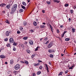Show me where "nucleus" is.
<instances>
[{
  "mask_svg": "<svg viewBox=\"0 0 76 76\" xmlns=\"http://www.w3.org/2000/svg\"><path fill=\"white\" fill-rule=\"evenodd\" d=\"M17 6L18 5L16 4H15L13 5V7L12 9L11 12V15H13L14 12H15L16 10V8H17Z\"/></svg>",
  "mask_w": 76,
  "mask_h": 76,
  "instance_id": "nucleus-1",
  "label": "nucleus"
},
{
  "mask_svg": "<svg viewBox=\"0 0 76 76\" xmlns=\"http://www.w3.org/2000/svg\"><path fill=\"white\" fill-rule=\"evenodd\" d=\"M10 34H12V31H7L5 32V35L7 36V37H8V36H9Z\"/></svg>",
  "mask_w": 76,
  "mask_h": 76,
  "instance_id": "nucleus-2",
  "label": "nucleus"
},
{
  "mask_svg": "<svg viewBox=\"0 0 76 76\" xmlns=\"http://www.w3.org/2000/svg\"><path fill=\"white\" fill-rule=\"evenodd\" d=\"M20 65L19 64H17L14 67V69L15 70H18L20 68Z\"/></svg>",
  "mask_w": 76,
  "mask_h": 76,
  "instance_id": "nucleus-3",
  "label": "nucleus"
},
{
  "mask_svg": "<svg viewBox=\"0 0 76 76\" xmlns=\"http://www.w3.org/2000/svg\"><path fill=\"white\" fill-rule=\"evenodd\" d=\"M52 45H53V42H51L48 46V48H51Z\"/></svg>",
  "mask_w": 76,
  "mask_h": 76,
  "instance_id": "nucleus-4",
  "label": "nucleus"
},
{
  "mask_svg": "<svg viewBox=\"0 0 76 76\" xmlns=\"http://www.w3.org/2000/svg\"><path fill=\"white\" fill-rule=\"evenodd\" d=\"M13 39L11 38L9 39V42L10 43L12 44L13 42Z\"/></svg>",
  "mask_w": 76,
  "mask_h": 76,
  "instance_id": "nucleus-5",
  "label": "nucleus"
},
{
  "mask_svg": "<svg viewBox=\"0 0 76 76\" xmlns=\"http://www.w3.org/2000/svg\"><path fill=\"white\" fill-rule=\"evenodd\" d=\"M6 4H5L4 3H3V4H0V6H1V7H4V6H6Z\"/></svg>",
  "mask_w": 76,
  "mask_h": 76,
  "instance_id": "nucleus-6",
  "label": "nucleus"
},
{
  "mask_svg": "<svg viewBox=\"0 0 76 76\" xmlns=\"http://www.w3.org/2000/svg\"><path fill=\"white\" fill-rule=\"evenodd\" d=\"M0 57L1 58H6V56H4V55H0Z\"/></svg>",
  "mask_w": 76,
  "mask_h": 76,
  "instance_id": "nucleus-7",
  "label": "nucleus"
},
{
  "mask_svg": "<svg viewBox=\"0 0 76 76\" xmlns=\"http://www.w3.org/2000/svg\"><path fill=\"white\" fill-rule=\"evenodd\" d=\"M29 43H30V45H34V43H33V41L30 40L29 41Z\"/></svg>",
  "mask_w": 76,
  "mask_h": 76,
  "instance_id": "nucleus-8",
  "label": "nucleus"
},
{
  "mask_svg": "<svg viewBox=\"0 0 76 76\" xmlns=\"http://www.w3.org/2000/svg\"><path fill=\"white\" fill-rule=\"evenodd\" d=\"M18 72L19 71H14L13 73L15 75H16L18 73Z\"/></svg>",
  "mask_w": 76,
  "mask_h": 76,
  "instance_id": "nucleus-9",
  "label": "nucleus"
},
{
  "mask_svg": "<svg viewBox=\"0 0 76 76\" xmlns=\"http://www.w3.org/2000/svg\"><path fill=\"white\" fill-rule=\"evenodd\" d=\"M53 52H54V51L52 49H49L48 50V52L50 53H51Z\"/></svg>",
  "mask_w": 76,
  "mask_h": 76,
  "instance_id": "nucleus-10",
  "label": "nucleus"
},
{
  "mask_svg": "<svg viewBox=\"0 0 76 76\" xmlns=\"http://www.w3.org/2000/svg\"><path fill=\"white\" fill-rule=\"evenodd\" d=\"M45 26L44 25H40V28H45Z\"/></svg>",
  "mask_w": 76,
  "mask_h": 76,
  "instance_id": "nucleus-11",
  "label": "nucleus"
},
{
  "mask_svg": "<svg viewBox=\"0 0 76 76\" xmlns=\"http://www.w3.org/2000/svg\"><path fill=\"white\" fill-rule=\"evenodd\" d=\"M53 1H54L55 3H58L60 1L58 0H53Z\"/></svg>",
  "mask_w": 76,
  "mask_h": 76,
  "instance_id": "nucleus-12",
  "label": "nucleus"
},
{
  "mask_svg": "<svg viewBox=\"0 0 76 76\" xmlns=\"http://www.w3.org/2000/svg\"><path fill=\"white\" fill-rule=\"evenodd\" d=\"M23 24L24 26H26V25H27V22L26 21H24L23 22Z\"/></svg>",
  "mask_w": 76,
  "mask_h": 76,
  "instance_id": "nucleus-13",
  "label": "nucleus"
},
{
  "mask_svg": "<svg viewBox=\"0 0 76 76\" xmlns=\"http://www.w3.org/2000/svg\"><path fill=\"white\" fill-rule=\"evenodd\" d=\"M67 32V31H64V33L63 34H62L61 35V37H64V34H65V33Z\"/></svg>",
  "mask_w": 76,
  "mask_h": 76,
  "instance_id": "nucleus-14",
  "label": "nucleus"
},
{
  "mask_svg": "<svg viewBox=\"0 0 76 76\" xmlns=\"http://www.w3.org/2000/svg\"><path fill=\"white\" fill-rule=\"evenodd\" d=\"M20 13H21V12H23V9H20L19 11Z\"/></svg>",
  "mask_w": 76,
  "mask_h": 76,
  "instance_id": "nucleus-15",
  "label": "nucleus"
},
{
  "mask_svg": "<svg viewBox=\"0 0 76 76\" xmlns=\"http://www.w3.org/2000/svg\"><path fill=\"white\" fill-rule=\"evenodd\" d=\"M33 24L34 26H37V22L35 21H34L33 22Z\"/></svg>",
  "mask_w": 76,
  "mask_h": 76,
  "instance_id": "nucleus-16",
  "label": "nucleus"
},
{
  "mask_svg": "<svg viewBox=\"0 0 76 76\" xmlns=\"http://www.w3.org/2000/svg\"><path fill=\"white\" fill-rule=\"evenodd\" d=\"M5 22H6V23H8L9 25L10 24V23H9V20H7L5 21Z\"/></svg>",
  "mask_w": 76,
  "mask_h": 76,
  "instance_id": "nucleus-17",
  "label": "nucleus"
},
{
  "mask_svg": "<svg viewBox=\"0 0 76 76\" xmlns=\"http://www.w3.org/2000/svg\"><path fill=\"white\" fill-rule=\"evenodd\" d=\"M41 71H39L37 72V75H40V74H41Z\"/></svg>",
  "mask_w": 76,
  "mask_h": 76,
  "instance_id": "nucleus-18",
  "label": "nucleus"
},
{
  "mask_svg": "<svg viewBox=\"0 0 76 76\" xmlns=\"http://www.w3.org/2000/svg\"><path fill=\"white\" fill-rule=\"evenodd\" d=\"M45 66L46 67V70L47 69H49L48 68V65L47 64H45Z\"/></svg>",
  "mask_w": 76,
  "mask_h": 76,
  "instance_id": "nucleus-19",
  "label": "nucleus"
},
{
  "mask_svg": "<svg viewBox=\"0 0 76 76\" xmlns=\"http://www.w3.org/2000/svg\"><path fill=\"white\" fill-rule=\"evenodd\" d=\"M6 7L7 9H10V7L9 5H7Z\"/></svg>",
  "mask_w": 76,
  "mask_h": 76,
  "instance_id": "nucleus-20",
  "label": "nucleus"
},
{
  "mask_svg": "<svg viewBox=\"0 0 76 76\" xmlns=\"http://www.w3.org/2000/svg\"><path fill=\"white\" fill-rule=\"evenodd\" d=\"M7 47H10V43L7 44Z\"/></svg>",
  "mask_w": 76,
  "mask_h": 76,
  "instance_id": "nucleus-21",
  "label": "nucleus"
},
{
  "mask_svg": "<svg viewBox=\"0 0 76 76\" xmlns=\"http://www.w3.org/2000/svg\"><path fill=\"white\" fill-rule=\"evenodd\" d=\"M22 4L24 5V6H26V3L24 2H22Z\"/></svg>",
  "mask_w": 76,
  "mask_h": 76,
  "instance_id": "nucleus-22",
  "label": "nucleus"
},
{
  "mask_svg": "<svg viewBox=\"0 0 76 76\" xmlns=\"http://www.w3.org/2000/svg\"><path fill=\"white\" fill-rule=\"evenodd\" d=\"M10 64H13V60H11L10 61Z\"/></svg>",
  "mask_w": 76,
  "mask_h": 76,
  "instance_id": "nucleus-23",
  "label": "nucleus"
},
{
  "mask_svg": "<svg viewBox=\"0 0 76 76\" xmlns=\"http://www.w3.org/2000/svg\"><path fill=\"white\" fill-rule=\"evenodd\" d=\"M25 63L26 64H29V63L28 62V61H25Z\"/></svg>",
  "mask_w": 76,
  "mask_h": 76,
  "instance_id": "nucleus-24",
  "label": "nucleus"
},
{
  "mask_svg": "<svg viewBox=\"0 0 76 76\" xmlns=\"http://www.w3.org/2000/svg\"><path fill=\"white\" fill-rule=\"evenodd\" d=\"M28 37H26L23 38V39L24 40H26V39H28Z\"/></svg>",
  "mask_w": 76,
  "mask_h": 76,
  "instance_id": "nucleus-25",
  "label": "nucleus"
},
{
  "mask_svg": "<svg viewBox=\"0 0 76 76\" xmlns=\"http://www.w3.org/2000/svg\"><path fill=\"white\" fill-rule=\"evenodd\" d=\"M75 30H76V29H75L74 28H73L72 29V31L74 33L75 32Z\"/></svg>",
  "mask_w": 76,
  "mask_h": 76,
  "instance_id": "nucleus-26",
  "label": "nucleus"
},
{
  "mask_svg": "<svg viewBox=\"0 0 76 76\" xmlns=\"http://www.w3.org/2000/svg\"><path fill=\"white\" fill-rule=\"evenodd\" d=\"M70 39L69 38H66L65 39V41H69L70 40Z\"/></svg>",
  "mask_w": 76,
  "mask_h": 76,
  "instance_id": "nucleus-27",
  "label": "nucleus"
},
{
  "mask_svg": "<svg viewBox=\"0 0 76 76\" xmlns=\"http://www.w3.org/2000/svg\"><path fill=\"white\" fill-rule=\"evenodd\" d=\"M13 4V2H10L9 4V5L10 6H12Z\"/></svg>",
  "mask_w": 76,
  "mask_h": 76,
  "instance_id": "nucleus-28",
  "label": "nucleus"
},
{
  "mask_svg": "<svg viewBox=\"0 0 76 76\" xmlns=\"http://www.w3.org/2000/svg\"><path fill=\"white\" fill-rule=\"evenodd\" d=\"M50 28L51 29L52 32H53V28H53V27L50 24Z\"/></svg>",
  "mask_w": 76,
  "mask_h": 76,
  "instance_id": "nucleus-29",
  "label": "nucleus"
},
{
  "mask_svg": "<svg viewBox=\"0 0 76 76\" xmlns=\"http://www.w3.org/2000/svg\"><path fill=\"white\" fill-rule=\"evenodd\" d=\"M21 7L22 8V9H24V10L26 9V8H25V6H22Z\"/></svg>",
  "mask_w": 76,
  "mask_h": 76,
  "instance_id": "nucleus-30",
  "label": "nucleus"
},
{
  "mask_svg": "<svg viewBox=\"0 0 76 76\" xmlns=\"http://www.w3.org/2000/svg\"><path fill=\"white\" fill-rule=\"evenodd\" d=\"M23 27H21L20 28V31H23Z\"/></svg>",
  "mask_w": 76,
  "mask_h": 76,
  "instance_id": "nucleus-31",
  "label": "nucleus"
},
{
  "mask_svg": "<svg viewBox=\"0 0 76 76\" xmlns=\"http://www.w3.org/2000/svg\"><path fill=\"white\" fill-rule=\"evenodd\" d=\"M26 52L28 53V54H30V51H29V50H27Z\"/></svg>",
  "mask_w": 76,
  "mask_h": 76,
  "instance_id": "nucleus-32",
  "label": "nucleus"
},
{
  "mask_svg": "<svg viewBox=\"0 0 76 76\" xmlns=\"http://www.w3.org/2000/svg\"><path fill=\"white\" fill-rule=\"evenodd\" d=\"M39 48V47H37L36 48L35 50V51H37L38 50V48Z\"/></svg>",
  "mask_w": 76,
  "mask_h": 76,
  "instance_id": "nucleus-33",
  "label": "nucleus"
},
{
  "mask_svg": "<svg viewBox=\"0 0 76 76\" xmlns=\"http://www.w3.org/2000/svg\"><path fill=\"white\" fill-rule=\"evenodd\" d=\"M41 63L40 62H39L37 64H36V66H38Z\"/></svg>",
  "mask_w": 76,
  "mask_h": 76,
  "instance_id": "nucleus-34",
  "label": "nucleus"
},
{
  "mask_svg": "<svg viewBox=\"0 0 76 76\" xmlns=\"http://www.w3.org/2000/svg\"><path fill=\"white\" fill-rule=\"evenodd\" d=\"M72 7L74 9H76V5H74L73 7Z\"/></svg>",
  "mask_w": 76,
  "mask_h": 76,
  "instance_id": "nucleus-35",
  "label": "nucleus"
},
{
  "mask_svg": "<svg viewBox=\"0 0 76 76\" xmlns=\"http://www.w3.org/2000/svg\"><path fill=\"white\" fill-rule=\"evenodd\" d=\"M13 45H17V44L15 43V42H13Z\"/></svg>",
  "mask_w": 76,
  "mask_h": 76,
  "instance_id": "nucleus-36",
  "label": "nucleus"
},
{
  "mask_svg": "<svg viewBox=\"0 0 76 76\" xmlns=\"http://www.w3.org/2000/svg\"><path fill=\"white\" fill-rule=\"evenodd\" d=\"M68 72H69V71L68 70H66L65 72V73L66 74L68 73Z\"/></svg>",
  "mask_w": 76,
  "mask_h": 76,
  "instance_id": "nucleus-37",
  "label": "nucleus"
},
{
  "mask_svg": "<svg viewBox=\"0 0 76 76\" xmlns=\"http://www.w3.org/2000/svg\"><path fill=\"white\" fill-rule=\"evenodd\" d=\"M50 57L51 58H53V55L52 54H51L50 56Z\"/></svg>",
  "mask_w": 76,
  "mask_h": 76,
  "instance_id": "nucleus-38",
  "label": "nucleus"
},
{
  "mask_svg": "<svg viewBox=\"0 0 76 76\" xmlns=\"http://www.w3.org/2000/svg\"><path fill=\"white\" fill-rule=\"evenodd\" d=\"M35 57V54H32V56H31L32 58H34Z\"/></svg>",
  "mask_w": 76,
  "mask_h": 76,
  "instance_id": "nucleus-39",
  "label": "nucleus"
},
{
  "mask_svg": "<svg viewBox=\"0 0 76 76\" xmlns=\"http://www.w3.org/2000/svg\"><path fill=\"white\" fill-rule=\"evenodd\" d=\"M32 76H34L36 75V74H35V73H32Z\"/></svg>",
  "mask_w": 76,
  "mask_h": 76,
  "instance_id": "nucleus-40",
  "label": "nucleus"
},
{
  "mask_svg": "<svg viewBox=\"0 0 76 76\" xmlns=\"http://www.w3.org/2000/svg\"><path fill=\"white\" fill-rule=\"evenodd\" d=\"M67 6H69V4H66L65 5V7H67Z\"/></svg>",
  "mask_w": 76,
  "mask_h": 76,
  "instance_id": "nucleus-41",
  "label": "nucleus"
},
{
  "mask_svg": "<svg viewBox=\"0 0 76 76\" xmlns=\"http://www.w3.org/2000/svg\"><path fill=\"white\" fill-rule=\"evenodd\" d=\"M39 69H42V66H40L39 67Z\"/></svg>",
  "mask_w": 76,
  "mask_h": 76,
  "instance_id": "nucleus-42",
  "label": "nucleus"
},
{
  "mask_svg": "<svg viewBox=\"0 0 76 76\" xmlns=\"http://www.w3.org/2000/svg\"><path fill=\"white\" fill-rule=\"evenodd\" d=\"M47 4H50V3H51L50 2V1H47Z\"/></svg>",
  "mask_w": 76,
  "mask_h": 76,
  "instance_id": "nucleus-43",
  "label": "nucleus"
},
{
  "mask_svg": "<svg viewBox=\"0 0 76 76\" xmlns=\"http://www.w3.org/2000/svg\"><path fill=\"white\" fill-rule=\"evenodd\" d=\"M47 39H48V38H47V37H45L44 39V40H45V41H47Z\"/></svg>",
  "mask_w": 76,
  "mask_h": 76,
  "instance_id": "nucleus-44",
  "label": "nucleus"
},
{
  "mask_svg": "<svg viewBox=\"0 0 76 76\" xmlns=\"http://www.w3.org/2000/svg\"><path fill=\"white\" fill-rule=\"evenodd\" d=\"M20 31H17V34H20Z\"/></svg>",
  "mask_w": 76,
  "mask_h": 76,
  "instance_id": "nucleus-45",
  "label": "nucleus"
},
{
  "mask_svg": "<svg viewBox=\"0 0 76 76\" xmlns=\"http://www.w3.org/2000/svg\"><path fill=\"white\" fill-rule=\"evenodd\" d=\"M4 41H7V38H6L5 39H4Z\"/></svg>",
  "mask_w": 76,
  "mask_h": 76,
  "instance_id": "nucleus-46",
  "label": "nucleus"
},
{
  "mask_svg": "<svg viewBox=\"0 0 76 76\" xmlns=\"http://www.w3.org/2000/svg\"><path fill=\"white\" fill-rule=\"evenodd\" d=\"M48 42H49V41H48L46 42L45 44H48Z\"/></svg>",
  "mask_w": 76,
  "mask_h": 76,
  "instance_id": "nucleus-47",
  "label": "nucleus"
},
{
  "mask_svg": "<svg viewBox=\"0 0 76 76\" xmlns=\"http://www.w3.org/2000/svg\"><path fill=\"white\" fill-rule=\"evenodd\" d=\"M16 48H15V47H13V51H16Z\"/></svg>",
  "mask_w": 76,
  "mask_h": 76,
  "instance_id": "nucleus-48",
  "label": "nucleus"
},
{
  "mask_svg": "<svg viewBox=\"0 0 76 76\" xmlns=\"http://www.w3.org/2000/svg\"><path fill=\"white\" fill-rule=\"evenodd\" d=\"M62 73H63L62 72H60L59 74V75H61H61H62Z\"/></svg>",
  "mask_w": 76,
  "mask_h": 76,
  "instance_id": "nucleus-49",
  "label": "nucleus"
},
{
  "mask_svg": "<svg viewBox=\"0 0 76 76\" xmlns=\"http://www.w3.org/2000/svg\"><path fill=\"white\" fill-rule=\"evenodd\" d=\"M42 12L43 13H45V10H43L42 11Z\"/></svg>",
  "mask_w": 76,
  "mask_h": 76,
  "instance_id": "nucleus-50",
  "label": "nucleus"
},
{
  "mask_svg": "<svg viewBox=\"0 0 76 76\" xmlns=\"http://www.w3.org/2000/svg\"><path fill=\"white\" fill-rule=\"evenodd\" d=\"M69 22H70V21H71V20H72V19L70 18H69Z\"/></svg>",
  "mask_w": 76,
  "mask_h": 76,
  "instance_id": "nucleus-51",
  "label": "nucleus"
},
{
  "mask_svg": "<svg viewBox=\"0 0 76 76\" xmlns=\"http://www.w3.org/2000/svg\"><path fill=\"white\" fill-rule=\"evenodd\" d=\"M31 32V33H32V32H34V30H31L30 31Z\"/></svg>",
  "mask_w": 76,
  "mask_h": 76,
  "instance_id": "nucleus-52",
  "label": "nucleus"
},
{
  "mask_svg": "<svg viewBox=\"0 0 76 76\" xmlns=\"http://www.w3.org/2000/svg\"><path fill=\"white\" fill-rule=\"evenodd\" d=\"M69 69H73V66H72L69 68Z\"/></svg>",
  "mask_w": 76,
  "mask_h": 76,
  "instance_id": "nucleus-53",
  "label": "nucleus"
},
{
  "mask_svg": "<svg viewBox=\"0 0 76 76\" xmlns=\"http://www.w3.org/2000/svg\"><path fill=\"white\" fill-rule=\"evenodd\" d=\"M28 43V42H26L25 43V45H27V43Z\"/></svg>",
  "mask_w": 76,
  "mask_h": 76,
  "instance_id": "nucleus-54",
  "label": "nucleus"
},
{
  "mask_svg": "<svg viewBox=\"0 0 76 76\" xmlns=\"http://www.w3.org/2000/svg\"><path fill=\"white\" fill-rule=\"evenodd\" d=\"M60 31H59V30H57V33H58V34L59 33Z\"/></svg>",
  "mask_w": 76,
  "mask_h": 76,
  "instance_id": "nucleus-55",
  "label": "nucleus"
},
{
  "mask_svg": "<svg viewBox=\"0 0 76 76\" xmlns=\"http://www.w3.org/2000/svg\"><path fill=\"white\" fill-rule=\"evenodd\" d=\"M34 66H37V64H34Z\"/></svg>",
  "mask_w": 76,
  "mask_h": 76,
  "instance_id": "nucleus-56",
  "label": "nucleus"
},
{
  "mask_svg": "<svg viewBox=\"0 0 76 76\" xmlns=\"http://www.w3.org/2000/svg\"><path fill=\"white\" fill-rule=\"evenodd\" d=\"M60 28H63V26L61 25L60 26Z\"/></svg>",
  "mask_w": 76,
  "mask_h": 76,
  "instance_id": "nucleus-57",
  "label": "nucleus"
},
{
  "mask_svg": "<svg viewBox=\"0 0 76 76\" xmlns=\"http://www.w3.org/2000/svg\"><path fill=\"white\" fill-rule=\"evenodd\" d=\"M49 64H50V65L51 64V62H49Z\"/></svg>",
  "mask_w": 76,
  "mask_h": 76,
  "instance_id": "nucleus-58",
  "label": "nucleus"
},
{
  "mask_svg": "<svg viewBox=\"0 0 76 76\" xmlns=\"http://www.w3.org/2000/svg\"><path fill=\"white\" fill-rule=\"evenodd\" d=\"M42 24H43L44 25H46V23H42Z\"/></svg>",
  "mask_w": 76,
  "mask_h": 76,
  "instance_id": "nucleus-59",
  "label": "nucleus"
},
{
  "mask_svg": "<svg viewBox=\"0 0 76 76\" xmlns=\"http://www.w3.org/2000/svg\"><path fill=\"white\" fill-rule=\"evenodd\" d=\"M2 13H5V11H3Z\"/></svg>",
  "mask_w": 76,
  "mask_h": 76,
  "instance_id": "nucleus-60",
  "label": "nucleus"
},
{
  "mask_svg": "<svg viewBox=\"0 0 76 76\" xmlns=\"http://www.w3.org/2000/svg\"><path fill=\"white\" fill-rule=\"evenodd\" d=\"M39 62H40V63H42V61L39 60Z\"/></svg>",
  "mask_w": 76,
  "mask_h": 76,
  "instance_id": "nucleus-61",
  "label": "nucleus"
},
{
  "mask_svg": "<svg viewBox=\"0 0 76 76\" xmlns=\"http://www.w3.org/2000/svg\"><path fill=\"white\" fill-rule=\"evenodd\" d=\"M71 13H73V10H71Z\"/></svg>",
  "mask_w": 76,
  "mask_h": 76,
  "instance_id": "nucleus-62",
  "label": "nucleus"
},
{
  "mask_svg": "<svg viewBox=\"0 0 76 76\" xmlns=\"http://www.w3.org/2000/svg\"><path fill=\"white\" fill-rule=\"evenodd\" d=\"M42 39H43V38L40 39V41H42Z\"/></svg>",
  "mask_w": 76,
  "mask_h": 76,
  "instance_id": "nucleus-63",
  "label": "nucleus"
},
{
  "mask_svg": "<svg viewBox=\"0 0 76 76\" xmlns=\"http://www.w3.org/2000/svg\"><path fill=\"white\" fill-rule=\"evenodd\" d=\"M5 64H7V62H5Z\"/></svg>",
  "mask_w": 76,
  "mask_h": 76,
  "instance_id": "nucleus-64",
  "label": "nucleus"
}]
</instances>
